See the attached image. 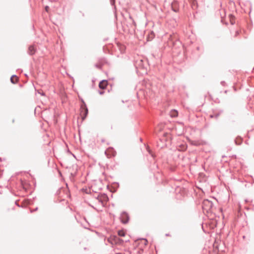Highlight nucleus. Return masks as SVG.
Here are the masks:
<instances>
[{
	"mask_svg": "<svg viewBox=\"0 0 254 254\" xmlns=\"http://www.w3.org/2000/svg\"><path fill=\"white\" fill-rule=\"evenodd\" d=\"M213 207V204L211 201L206 199L203 202L202 208L207 213L211 212Z\"/></svg>",
	"mask_w": 254,
	"mask_h": 254,
	"instance_id": "nucleus-1",
	"label": "nucleus"
},
{
	"mask_svg": "<svg viewBox=\"0 0 254 254\" xmlns=\"http://www.w3.org/2000/svg\"><path fill=\"white\" fill-rule=\"evenodd\" d=\"M108 241L112 245L122 244L123 243V240L118 238L116 236H111L108 239Z\"/></svg>",
	"mask_w": 254,
	"mask_h": 254,
	"instance_id": "nucleus-2",
	"label": "nucleus"
},
{
	"mask_svg": "<svg viewBox=\"0 0 254 254\" xmlns=\"http://www.w3.org/2000/svg\"><path fill=\"white\" fill-rule=\"evenodd\" d=\"M105 154L108 158L114 157L116 154V152L113 148L109 147L105 151Z\"/></svg>",
	"mask_w": 254,
	"mask_h": 254,
	"instance_id": "nucleus-3",
	"label": "nucleus"
},
{
	"mask_svg": "<svg viewBox=\"0 0 254 254\" xmlns=\"http://www.w3.org/2000/svg\"><path fill=\"white\" fill-rule=\"evenodd\" d=\"M120 219L122 223L126 224L127 223L129 220V216L127 213L123 212L121 214Z\"/></svg>",
	"mask_w": 254,
	"mask_h": 254,
	"instance_id": "nucleus-4",
	"label": "nucleus"
},
{
	"mask_svg": "<svg viewBox=\"0 0 254 254\" xmlns=\"http://www.w3.org/2000/svg\"><path fill=\"white\" fill-rule=\"evenodd\" d=\"M108 85V82L107 80H102L99 83V87L102 89H104L106 88Z\"/></svg>",
	"mask_w": 254,
	"mask_h": 254,
	"instance_id": "nucleus-5",
	"label": "nucleus"
},
{
	"mask_svg": "<svg viewBox=\"0 0 254 254\" xmlns=\"http://www.w3.org/2000/svg\"><path fill=\"white\" fill-rule=\"evenodd\" d=\"M36 52V48L33 45H31L28 48V53L32 55L34 54Z\"/></svg>",
	"mask_w": 254,
	"mask_h": 254,
	"instance_id": "nucleus-6",
	"label": "nucleus"
},
{
	"mask_svg": "<svg viewBox=\"0 0 254 254\" xmlns=\"http://www.w3.org/2000/svg\"><path fill=\"white\" fill-rule=\"evenodd\" d=\"M191 144L196 146H199L201 145H203L205 143L204 142L200 140L197 141H190Z\"/></svg>",
	"mask_w": 254,
	"mask_h": 254,
	"instance_id": "nucleus-7",
	"label": "nucleus"
},
{
	"mask_svg": "<svg viewBox=\"0 0 254 254\" xmlns=\"http://www.w3.org/2000/svg\"><path fill=\"white\" fill-rule=\"evenodd\" d=\"M87 113H88V110L86 108L82 109L81 114V116H82V118L83 119H84L86 118V117L87 115Z\"/></svg>",
	"mask_w": 254,
	"mask_h": 254,
	"instance_id": "nucleus-8",
	"label": "nucleus"
},
{
	"mask_svg": "<svg viewBox=\"0 0 254 254\" xmlns=\"http://www.w3.org/2000/svg\"><path fill=\"white\" fill-rule=\"evenodd\" d=\"M187 148V145L186 144L180 145L178 147L179 151H185Z\"/></svg>",
	"mask_w": 254,
	"mask_h": 254,
	"instance_id": "nucleus-9",
	"label": "nucleus"
},
{
	"mask_svg": "<svg viewBox=\"0 0 254 254\" xmlns=\"http://www.w3.org/2000/svg\"><path fill=\"white\" fill-rule=\"evenodd\" d=\"M178 115V113L176 110H172L170 112V116L172 117H176Z\"/></svg>",
	"mask_w": 254,
	"mask_h": 254,
	"instance_id": "nucleus-10",
	"label": "nucleus"
},
{
	"mask_svg": "<svg viewBox=\"0 0 254 254\" xmlns=\"http://www.w3.org/2000/svg\"><path fill=\"white\" fill-rule=\"evenodd\" d=\"M10 80L12 83H15L18 81V77L15 75H12L11 77Z\"/></svg>",
	"mask_w": 254,
	"mask_h": 254,
	"instance_id": "nucleus-11",
	"label": "nucleus"
},
{
	"mask_svg": "<svg viewBox=\"0 0 254 254\" xmlns=\"http://www.w3.org/2000/svg\"><path fill=\"white\" fill-rule=\"evenodd\" d=\"M229 18L230 22L231 24L232 25L234 24L235 22V17L234 16H233L232 15H229Z\"/></svg>",
	"mask_w": 254,
	"mask_h": 254,
	"instance_id": "nucleus-12",
	"label": "nucleus"
},
{
	"mask_svg": "<svg viewBox=\"0 0 254 254\" xmlns=\"http://www.w3.org/2000/svg\"><path fill=\"white\" fill-rule=\"evenodd\" d=\"M118 234L119 236L124 237L126 235V232L124 230H121L118 231Z\"/></svg>",
	"mask_w": 254,
	"mask_h": 254,
	"instance_id": "nucleus-13",
	"label": "nucleus"
},
{
	"mask_svg": "<svg viewBox=\"0 0 254 254\" xmlns=\"http://www.w3.org/2000/svg\"><path fill=\"white\" fill-rule=\"evenodd\" d=\"M102 197L103 198V200L104 201H107V199H108V197L107 196V195H103Z\"/></svg>",
	"mask_w": 254,
	"mask_h": 254,
	"instance_id": "nucleus-14",
	"label": "nucleus"
},
{
	"mask_svg": "<svg viewBox=\"0 0 254 254\" xmlns=\"http://www.w3.org/2000/svg\"><path fill=\"white\" fill-rule=\"evenodd\" d=\"M49 6H46L45 7V10H46L47 12H48V11H49Z\"/></svg>",
	"mask_w": 254,
	"mask_h": 254,
	"instance_id": "nucleus-15",
	"label": "nucleus"
},
{
	"mask_svg": "<svg viewBox=\"0 0 254 254\" xmlns=\"http://www.w3.org/2000/svg\"><path fill=\"white\" fill-rule=\"evenodd\" d=\"M21 185L23 186V187L24 188H25V186H24V184H23V181H21Z\"/></svg>",
	"mask_w": 254,
	"mask_h": 254,
	"instance_id": "nucleus-16",
	"label": "nucleus"
},
{
	"mask_svg": "<svg viewBox=\"0 0 254 254\" xmlns=\"http://www.w3.org/2000/svg\"><path fill=\"white\" fill-rule=\"evenodd\" d=\"M15 119H12V123H15Z\"/></svg>",
	"mask_w": 254,
	"mask_h": 254,
	"instance_id": "nucleus-17",
	"label": "nucleus"
},
{
	"mask_svg": "<svg viewBox=\"0 0 254 254\" xmlns=\"http://www.w3.org/2000/svg\"><path fill=\"white\" fill-rule=\"evenodd\" d=\"M150 35H152V36H153V32H151Z\"/></svg>",
	"mask_w": 254,
	"mask_h": 254,
	"instance_id": "nucleus-18",
	"label": "nucleus"
},
{
	"mask_svg": "<svg viewBox=\"0 0 254 254\" xmlns=\"http://www.w3.org/2000/svg\"><path fill=\"white\" fill-rule=\"evenodd\" d=\"M103 93V92H100V94H102Z\"/></svg>",
	"mask_w": 254,
	"mask_h": 254,
	"instance_id": "nucleus-19",
	"label": "nucleus"
}]
</instances>
